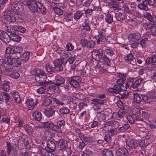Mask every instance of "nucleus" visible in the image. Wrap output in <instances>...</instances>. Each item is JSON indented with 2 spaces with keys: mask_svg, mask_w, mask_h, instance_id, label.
Listing matches in <instances>:
<instances>
[{
  "mask_svg": "<svg viewBox=\"0 0 156 156\" xmlns=\"http://www.w3.org/2000/svg\"><path fill=\"white\" fill-rule=\"evenodd\" d=\"M35 73L34 75H36L35 79L37 81L40 83V84L43 86H45L46 83L48 81H47V76L44 72L39 69H36L34 70ZM51 83V81L48 82Z\"/></svg>",
  "mask_w": 156,
  "mask_h": 156,
  "instance_id": "f257e3e1",
  "label": "nucleus"
},
{
  "mask_svg": "<svg viewBox=\"0 0 156 156\" xmlns=\"http://www.w3.org/2000/svg\"><path fill=\"white\" fill-rule=\"evenodd\" d=\"M57 125H54L51 122H47L43 123L44 127L50 128L53 130L61 133L62 132V127L65 124V122L63 120H59L57 122Z\"/></svg>",
  "mask_w": 156,
  "mask_h": 156,
  "instance_id": "f03ea898",
  "label": "nucleus"
},
{
  "mask_svg": "<svg viewBox=\"0 0 156 156\" xmlns=\"http://www.w3.org/2000/svg\"><path fill=\"white\" fill-rule=\"evenodd\" d=\"M24 5L27 6L31 11L35 12L38 11V6L41 5V3L36 2L34 0H20Z\"/></svg>",
  "mask_w": 156,
  "mask_h": 156,
  "instance_id": "7ed1b4c3",
  "label": "nucleus"
},
{
  "mask_svg": "<svg viewBox=\"0 0 156 156\" xmlns=\"http://www.w3.org/2000/svg\"><path fill=\"white\" fill-rule=\"evenodd\" d=\"M15 15L12 14L10 11L5 12L2 16V22L5 24H8L16 21Z\"/></svg>",
  "mask_w": 156,
  "mask_h": 156,
  "instance_id": "20e7f679",
  "label": "nucleus"
},
{
  "mask_svg": "<svg viewBox=\"0 0 156 156\" xmlns=\"http://www.w3.org/2000/svg\"><path fill=\"white\" fill-rule=\"evenodd\" d=\"M126 144L128 147L132 148H136L139 146L144 147L146 146L143 141L136 140L133 141L131 139H129L127 140Z\"/></svg>",
  "mask_w": 156,
  "mask_h": 156,
  "instance_id": "39448f33",
  "label": "nucleus"
},
{
  "mask_svg": "<svg viewBox=\"0 0 156 156\" xmlns=\"http://www.w3.org/2000/svg\"><path fill=\"white\" fill-rule=\"evenodd\" d=\"M19 58L16 54H12L9 56H5L2 59L1 61L3 64L10 65L12 64L16 59L18 58Z\"/></svg>",
  "mask_w": 156,
  "mask_h": 156,
  "instance_id": "423d86ee",
  "label": "nucleus"
},
{
  "mask_svg": "<svg viewBox=\"0 0 156 156\" xmlns=\"http://www.w3.org/2000/svg\"><path fill=\"white\" fill-rule=\"evenodd\" d=\"M99 33L98 37L97 38V42L99 44L101 42H105L108 40L107 36H106L105 30L104 29H101L98 31Z\"/></svg>",
  "mask_w": 156,
  "mask_h": 156,
  "instance_id": "0eeeda50",
  "label": "nucleus"
},
{
  "mask_svg": "<svg viewBox=\"0 0 156 156\" xmlns=\"http://www.w3.org/2000/svg\"><path fill=\"white\" fill-rule=\"evenodd\" d=\"M80 81V78L79 76H75L72 77L69 82L73 87L78 88L79 87V83Z\"/></svg>",
  "mask_w": 156,
  "mask_h": 156,
  "instance_id": "6e6552de",
  "label": "nucleus"
},
{
  "mask_svg": "<svg viewBox=\"0 0 156 156\" xmlns=\"http://www.w3.org/2000/svg\"><path fill=\"white\" fill-rule=\"evenodd\" d=\"M92 55L93 58H94L96 60H99L103 56V52L101 49L94 50L92 51Z\"/></svg>",
  "mask_w": 156,
  "mask_h": 156,
  "instance_id": "1a4fd4ad",
  "label": "nucleus"
},
{
  "mask_svg": "<svg viewBox=\"0 0 156 156\" xmlns=\"http://www.w3.org/2000/svg\"><path fill=\"white\" fill-rule=\"evenodd\" d=\"M54 66V68L55 70L57 71H60L62 70L63 67L62 65L64 64L62 61L61 59H56L53 62Z\"/></svg>",
  "mask_w": 156,
  "mask_h": 156,
  "instance_id": "9d476101",
  "label": "nucleus"
},
{
  "mask_svg": "<svg viewBox=\"0 0 156 156\" xmlns=\"http://www.w3.org/2000/svg\"><path fill=\"white\" fill-rule=\"evenodd\" d=\"M81 42L83 45L86 46L87 48H92L94 47L95 44L94 41L92 40L88 41L85 39L81 40Z\"/></svg>",
  "mask_w": 156,
  "mask_h": 156,
  "instance_id": "9b49d317",
  "label": "nucleus"
},
{
  "mask_svg": "<svg viewBox=\"0 0 156 156\" xmlns=\"http://www.w3.org/2000/svg\"><path fill=\"white\" fill-rule=\"evenodd\" d=\"M125 61L128 63L135 65L136 64V61L135 59L134 58L132 54L131 53L128 54L126 56L124 57Z\"/></svg>",
  "mask_w": 156,
  "mask_h": 156,
  "instance_id": "f8f14e48",
  "label": "nucleus"
},
{
  "mask_svg": "<svg viewBox=\"0 0 156 156\" xmlns=\"http://www.w3.org/2000/svg\"><path fill=\"white\" fill-rule=\"evenodd\" d=\"M0 39L7 43L10 41V37L5 32L0 30Z\"/></svg>",
  "mask_w": 156,
  "mask_h": 156,
  "instance_id": "ddd939ff",
  "label": "nucleus"
},
{
  "mask_svg": "<svg viewBox=\"0 0 156 156\" xmlns=\"http://www.w3.org/2000/svg\"><path fill=\"white\" fill-rule=\"evenodd\" d=\"M17 26H6L5 30L8 32L10 33V35L17 34Z\"/></svg>",
  "mask_w": 156,
  "mask_h": 156,
  "instance_id": "4468645a",
  "label": "nucleus"
},
{
  "mask_svg": "<svg viewBox=\"0 0 156 156\" xmlns=\"http://www.w3.org/2000/svg\"><path fill=\"white\" fill-rule=\"evenodd\" d=\"M141 37V35L140 34L136 33L129 34L128 36V38L130 41H135L139 40Z\"/></svg>",
  "mask_w": 156,
  "mask_h": 156,
  "instance_id": "2eb2a0df",
  "label": "nucleus"
},
{
  "mask_svg": "<svg viewBox=\"0 0 156 156\" xmlns=\"http://www.w3.org/2000/svg\"><path fill=\"white\" fill-rule=\"evenodd\" d=\"M57 52L58 53H60V54L62 55L61 58H59V59H61L62 61L64 64V65H65L68 60L69 59V55L66 54V52L62 50H61V51H59V50L58 49L57 50Z\"/></svg>",
  "mask_w": 156,
  "mask_h": 156,
  "instance_id": "dca6fc26",
  "label": "nucleus"
},
{
  "mask_svg": "<svg viewBox=\"0 0 156 156\" xmlns=\"http://www.w3.org/2000/svg\"><path fill=\"white\" fill-rule=\"evenodd\" d=\"M146 63L147 64H151L153 66L156 68V55H153L151 57L147 58L146 60Z\"/></svg>",
  "mask_w": 156,
  "mask_h": 156,
  "instance_id": "f3484780",
  "label": "nucleus"
},
{
  "mask_svg": "<svg viewBox=\"0 0 156 156\" xmlns=\"http://www.w3.org/2000/svg\"><path fill=\"white\" fill-rule=\"evenodd\" d=\"M116 76L118 78H119V79L116 80V83L119 85H120L126 80V74L119 73H117Z\"/></svg>",
  "mask_w": 156,
  "mask_h": 156,
  "instance_id": "a211bd4d",
  "label": "nucleus"
},
{
  "mask_svg": "<svg viewBox=\"0 0 156 156\" xmlns=\"http://www.w3.org/2000/svg\"><path fill=\"white\" fill-rule=\"evenodd\" d=\"M40 153L43 156H54V154L51 152L47 147L41 149Z\"/></svg>",
  "mask_w": 156,
  "mask_h": 156,
  "instance_id": "6ab92c4d",
  "label": "nucleus"
},
{
  "mask_svg": "<svg viewBox=\"0 0 156 156\" xmlns=\"http://www.w3.org/2000/svg\"><path fill=\"white\" fill-rule=\"evenodd\" d=\"M57 142L58 145L60 146L62 149L65 150L69 149L68 148L67 142L66 140L61 139L59 140Z\"/></svg>",
  "mask_w": 156,
  "mask_h": 156,
  "instance_id": "aec40b11",
  "label": "nucleus"
},
{
  "mask_svg": "<svg viewBox=\"0 0 156 156\" xmlns=\"http://www.w3.org/2000/svg\"><path fill=\"white\" fill-rule=\"evenodd\" d=\"M108 6L110 8L113 9L114 10H116L119 8V4L116 1L111 0L108 3Z\"/></svg>",
  "mask_w": 156,
  "mask_h": 156,
  "instance_id": "412c9836",
  "label": "nucleus"
},
{
  "mask_svg": "<svg viewBox=\"0 0 156 156\" xmlns=\"http://www.w3.org/2000/svg\"><path fill=\"white\" fill-rule=\"evenodd\" d=\"M115 17L117 20L120 21L125 19L126 16L125 13L119 12L115 13Z\"/></svg>",
  "mask_w": 156,
  "mask_h": 156,
  "instance_id": "4be33fe9",
  "label": "nucleus"
},
{
  "mask_svg": "<svg viewBox=\"0 0 156 156\" xmlns=\"http://www.w3.org/2000/svg\"><path fill=\"white\" fill-rule=\"evenodd\" d=\"M153 26V23L151 21L145 20L143 22L142 27L145 29H147L148 28H151Z\"/></svg>",
  "mask_w": 156,
  "mask_h": 156,
  "instance_id": "5701e85b",
  "label": "nucleus"
},
{
  "mask_svg": "<svg viewBox=\"0 0 156 156\" xmlns=\"http://www.w3.org/2000/svg\"><path fill=\"white\" fill-rule=\"evenodd\" d=\"M127 153L128 151L125 148H119L117 152V154L118 156H125Z\"/></svg>",
  "mask_w": 156,
  "mask_h": 156,
  "instance_id": "b1692460",
  "label": "nucleus"
},
{
  "mask_svg": "<svg viewBox=\"0 0 156 156\" xmlns=\"http://www.w3.org/2000/svg\"><path fill=\"white\" fill-rule=\"evenodd\" d=\"M32 116L35 120L40 121L42 118V114L41 112L36 111L33 113Z\"/></svg>",
  "mask_w": 156,
  "mask_h": 156,
  "instance_id": "393cba45",
  "label": "nucleus"
},
{
  "mask_svg": "<svg viewBox=\"0 0 156 156\" xmlns=\"http://www.w3.org/2000/svg\"><path fill=\"white\" fill-rule=\"evenodd\" d=\"M26 103L29 109L30 110L33 109L36 105L32 99H28L26 101Z\"/></svg>",
  "mask_w": 156,
  "mask_h": 156,
  "instance_id": "a878e982",
  "label": "nucleus"
},
{
  "mask_svg": "<svg viewBox=\"0 0 156 156\" xmlns=\"http://www.w3.org/2000/svg\"><path fill=\"white\" fill-rule=\"evenodd\" d=\"M12 96L15 101L18 103L20 102V98L19 93L17 91H13Z\"/></svg>",
  "mask_w": 156,
  "mask_h": 156,
  "instance_id": "bb28decb",
  "label": "nucleus"
},
{
  "mask_svg": "<svg viewBox=\"0 0 156 156\" xmlns=\"http://www.w3.org/2000/svg\"><path fill=\"white\" fill-rule=\"evenodd\" d=\"M26 135H23V137L20 139L19 141V143H20L21 144V143H22L23 147L26 146L29 144L27 140L26 139Z\"/></svg>",
  "mask_w": 156,
  "mask_h": 156,
  "instance_id": "cd10ccee",
  "label": "nucleus"
},
{
  "mask_svg": "<svg viewBox=\"0 0 156 156\" xmlns=\"http://www.w3.org/2000/svg\"><path fill=\"white\" fill-rule=\"evenodd\" d=\"M30 55V53L28 52H26L23 53L21 57L22 60L23 62H26L29 59Z\"/></svg>",
  "mask_w": 156,
  "mask_h": 156,
  "instance_id": "c85d7f7f",
  "label": "nucleus"
},
{
  "mask_svg": "<svg viewBox=\"0 0 156 156\" xmlns=\"http://www.w3.org/2000/svg\"><path fill=\"white\" fill-rule=\"evenodd\" d=\"M106 22L108 23H110L113 22V16L109 13L106 15L105 16Z\"/></svg>",
  "mask_w": 156,
  "mask_h": 156,
  "instance_id": "c756f323",
  "label": "nucleus"
},
{
  "mask_svg": "<svg viewBox=\"0 0 156 156\" xmlns=\"http://www.w3.org/2000/svg\"><path fill=\"white\" fill-rule=\"evenodd\" d=\"M47 147L49 150L53 151L55 148V145L53 141H50L48 142Z\"/></svg>",
  "mask_w": 156,
  "mask_h": 156,
  "instance_id": "7c9ffc66",
  "label": "nucleus"
},
{
  "mask_svg": "<svg viewBox=\"0 0 156 156\" xmlns=\"http://www.w3.org/2000/svg\"><path fill=\"white\" fill-rule=\"evenodd\" d=\"M83 13L81 11H77L75 13H74V18L76 20H78L82 16Z\"/></svg>",
  "mask_w": 156,
  "mask_h": 156,
  "instance_id": "2f4dec72",
  "label": "nucleus"
},
{
  "mask_svg": "<svg viewBox=\"0 0 156 156\" xmlns=\"http://www.w3.org/2000/svg\"><path fill=\"white\" fill-rule=\"evenodd\" d=\"M65 81L64 78L62 77H58L56 79L55 85L57 86L60 85L61 84L63 83Z\"/></svg>",
  "mask_w": 156,
  "mask_h": 156,
  "instance_id": "473e14b6",
  "label": "nucleus"
},
{
  "mask_svg": "<svg viewBox=\"0 0 156 156\" xmlns=\"http://www.w3.org/2000/svg\"><path fill=\"white\" fill-rule=\"evenodd\" d=\"M17 34H14L11 35L10 37L11 39L13 41H19L21 39V37L20 36L18 35Z\"/></svg>",
  "mask_w": 156,
  "mask_h": 156,
  "instance_id": "72a5a7b5",
  "label": "nucleus"
},
{
  "mask_svg": "<svg viewBox=\"0 0 156 156\" xmlns=\"http://www.w3.org/2000/svg\"><path fill=\"white\" fill-rule=\"evenodd\" d=\"M49 90L52 93H58L61 91L57 87H56L54 85H51L50 87L49 88Z\"/></svg>",
  "mask_w": 156,
  "mask_h": 156,
  "instance_id": "f704fd0d",
  "label": "nucleus"
},
{
  "mask_svg": "<svg viewBox=\"0 0 156 156\" xmlns=\"http://www.w3.org/2000/svg\"><path fill=\"white\" fill-rule=\"evenodd\" d=\"M54 111L52 108H48L45 110L44 113L47 117L52 116Z\"/></svg>",
  "mask_w": 156,
  "mask_h": 156,
  "instance_id": "c9c22d12",
  "label": "nucleus"
},
{
  "mask_svg": "<svg viewBox=\"0 0 156 156\" xmlns=\"http://www.w3.org/2000/svg\"><path fill=\"white\" fill-rule=\"evenodd\" d=\"M133 100L135 102L137 103H140L142 100L140 95L137 93L134 94Z\"/></svg>",
  "mask_w": 156,
  "mask_h": 156,
  "instance_id": "e433bc0d",
  "label": "nucleus"
},
{
  "mask_svg": "<svg viewBox=\"0 0 156 156\" xmlns=\"http://www.w3.org/2000/svg\"><path fill=\"white\" fill-rule=\"evenodd\" d=\"M103 156H113V154L112 152L108 149H105L103 151Z\"/></svg>",
  "mask_w": 156,
  "mask_h": 156,
  "instance_id": "4c0bfd02",
  "label": "nucleus"
},
{
  "mask_svg": "<svg viewBox=\"0 0 156 156\" xmlns=\"http://www.w3.org/2000/svg\"><path fill=\"white\" fill-rule=\"evenodd\" d=\"M52 99L53 101L55 102L56 104L61 105H66L67 103L64 100L62 101L56 98H53Z\"/></svg>",
  "mask_w": 156,
  "mask_h": 156,
  "instance_id": "58836bf2",
  "label": "nucleus"
},
{
  "mask_svg": "<svg viewBox=\"0 0 156 156\" xmlns=\"http://www.w3.org/2000/svg\"><path fill=\"white\" fill-rule=\"evenodd\" d=\"M147 4V2H144L142 4H138V7L140 9L148 10V9L146 5Z\"/></svg>",
  "mask_w": 156,
  "mask_h": 156,
  "instance_id": "ea45409f",
  "label": "nucleus"
},
{
  "mask_svg": "<svg viewBox=\"0 0 156 156\" xmlns=\"http://www.w3.org/2000/svg\"><path fill=\"white\" fill-rule=\"evenodd\" d=\"M108 125L112 126L114 127H118L119 124L118 122L115 121H110L107 122Z\"/></svg>",
  "mask_w": 156,
  "mask_h": 156,
  "instance_id": "a19ab883",
  "label": "nucleus"
},
{
  "mask_svg": "<svg viewBox=\"0 0 156 156\" xmlns=\"http://www.w3.org/2000/svg\"><path fill=\"white\" fill-rule=\"evenodd\" d=\"M125 112L123 110H119L117 113H115V115L116 118H120L123 117L125 115Z\"/></svg>",
  "mask_w": 156,
  "mask_h": 156,
  "instance_id": "79ce46f5",
  "label": "nucleus"
},
{
  "mask_svg": "<svg viewBox=\"0 0 156 156\" xmlns=\"http://www.w3.org/2000/svg\"><path fill=\"white\" fill-rule=\"evenodd\" d=\"M24 128L26 131L30 134H31L33 132V129L30 126L27 125H25L24 126Z\"/></svg>",
  "mask_w": 156,
  "mask_h": 156,
  "instance_id": "37998d69",
  "label": "nucleus"
},
{
  "mask_svg": "<svg viewBox=\"0 0 156 156\" xmlns=\"http://www.w3.org/2000/svg\"><path fill=\"white\" fill-rule=\"evenodd\" d=\"M142 81L143 79H139L137 80L133 83V88H136L138 87L141 84Z\"/></svg>",
  "mask_w": 156,
  "mask_h": 156,
  "instance_id": "c03bdc74",
  "label": "nucleus"
},
{
  "mask_svg": "<svg viewBox=\"0 0 156 156\" xmlns=\"http://www.w3.org/2000/svg\"><path fill=\"white\" fill-rule=\"evenodd\" d=\"M59 112L61 114H66L69 113L70 111L67 108L65 107H62L59 110Z\"/></svg>",
  "mask_w": 156,
  "mask_h": 156,
  "instance_id": "a18cd8bd",
  "label": "nucleus"
},
{
  "mask_svg": "<svg viewBox=\"0 0 156 156\" xmlns=\"http://www.w3.org/2000/svg\"><path fill=\"white\" fill-rule=\"evenodd\" d=\"M53 9L55 12L58 15H61L63 14V12L61 9L55 7L53 8Z\"/></svg>",
  "mask_w": 156,
  "mask_h": 156,
  "instance_id": "49530a36",
  "label": "nucleus"
},
{
  "mask_svg": "<svg viewBox=\"0 0 156 156\" xmlns=\"http://www.w3.org/2000/svg\"><path fill=\"white\" fill-rule=\"evenodd\" d=\"M107 38L108 41L112 44L114 43L116 40L115 37H114L113 34H110L109 36H107Z\"/></svg>",
  "mask_w": 156,
  "mask_h": 156,
  "instance_id": "de8ad7c7",
  "label": "nucleus"
},
{
  "mask_svg": "<svg viewBox=\"0 0 156 156\" xmlns=\"http://www.w3.org/2000/svg\"><path fill=\"white\" fill-rule=\"evenodd\" d=\"M97 117L100 121L104 120L105 119V115L104 113L99 112L97 114Z\"/></svg>",
  "mask_w": 156,
  "mask_h": 156,
  "instance_id": "09e8293b",
  "label": "nucleus"
},
{
  "mask_svg": "<svg viewBox=\"0 0 156 156\" xmlns=\"http://www.w3.org/2000/svg\"><path fill=\"white\" fill-rule=\"evenodd\" d=\"M13 51L16 53H20L22 51L23 48L21 47L16 46L14 47Z\"/></svg>",
  "mask_w": 156,
  "mask_h": 156,
  "instance_id": "8fccbe9b",
  "label": "nucleus"
},
{
  "mask_svg": "<svg viewBox=\"0 0 156 156\" xmlns=\"http://www.w3.org/2000/svg\"><path fill=\"white\" fill-rule=\"evenodd\" d=\"M38 9L42 14H45L46 12L44 6L41 3V5L38 6Z\"/></svg>",
  "mask_w": 156,
  "mask_h": 156,
  "instance_id": "3c124183",
  "label": "nucleus"
},
{
  "mask_svg": "<svg viewBox=\"0 0 156 156\" xmlns=\"http://www.w3.org/2000/svg\"><path fill=\"white\" fill-rule=\"evenodd\" d=\"M45 68L46 71L48 73L52 72L54 70L53 68L48 63H47L46 65Z\"/></svg>",
  "mask_w": 156,
  "mask_h": 156,
  "instance_id": "603ef678",
  "label": "nucleus"
},
{
  "mask_svg": "<svg viewBox=\"0 0 156 156\" xmlns=\"http://www.w3.org/2000/svg\"><path fill=\"white\" fill-rule=\"evenodd\" d=\"M105 53L110 56H111L113 55L114 53L112 49L108 48L105 50Z\"/></svg>",
  "mask_w": 156,
  "mask_h": 156,
  "instance_id": "864d4df0",
  "label": "nucleus"
},
{
  "mask_svg": "<svg viewBox=\"0 0 156 156\" xmlns=\"http://www.w3.org/2000/svg\"><path fill=\"white\" fill-rule=\"evenodd\" d=\"M2 88L4 90L8 91L10 89V86L8 83H4L2 84Z\"/></svg>",
  "mask_w": 156,
  "mask_h": 156,
  "instance_id": "5fc2aeb1",
  "label": "nucleus"
},
{
  "mask_svg": "<svg viewBox=\"0 0 156 156\" xmlns=\"http://www.w3.org/2000/svg\"><path fill=\"white\" fill-rule=\"evenodd\" d=\"M20 76L19 73L17 72L12 73L9 75L10 77L15 79H18Z\"/></svg>",
  "mask_w": 156,
  "mask_h": 156,
  "instance_id": "6e6d98bb",
  "label": "nucleus"
},
{
  "mask_svg": "<svg viewBox=\"0 0 156 156\" xmlns=\"http://www.w3.org/2000/svg\"><path fill=\"white\" fill-rule=\"evenodd\" d=\"M121 91H125L127 87H129L126 83H123L122 85H120Z\"/></svg>",
  "mask_w": 156,
  "mask_h": 156,
  "instance_id": "4d7b16f0",
  "label": "nucleus"
},
{
  "mask_svg": "<svg viewBox=\"0 0 156 156\" xmlns=\"http://www.w3.org/2000/svg\"><path fill=\"white\" fill-rule=\"evenodd\" d=\"M4 96L5 101L6 103H7L9 100L10 97L9 95L6 93L3 92L2 94Z\"/></svg>",
  "mask_w": 156,
  "mask_h": 156,
  "instance_id": "13d9d810",
  "label": "nucleus"
},
{
  "mask_svg": "<svg viewBox=\"0 0 156 156\" xmlns=\"http://www.w3.org/2000/svg\"><path fill=\"white\" fill-rule=\"evenodd\" d=\"M126 118L129 122L130 124H133L134 122V118L131 115H129L126 117Z\"/></svg>",
  "mask_w": 156,
  "mask_h": 156,
  "instance_id": "bf43d9fd",
  "label": "nucleus"
},
{
  "mask_svg": "<svg viewBox=\"0 0 156 156\" xmlns=\"http://www.w3.org/2000/svg\"><path fill=\"white\" fill-rule=\"evenodd\" d=\"M113 88L115 91V93H117L121 91L120 85H114Z\"/></svg>",
  "mask_w": 156,
  "mask_h": 156,
  "instance_id": "052dcab7",
  "label": "nucleus"
},
{
  "mask_svg": "<svg viewBox=\"0 0 156 156\" xmlns=\"http://www.w3.org/2000/svg\"><path fill=\"white\" fill-rule=\"evenodd\" d=\"M26 29L24 27L22 26H17V34L18 32H20L21 33H24L26 31Z\"/></svg>",
  "mask_w": 156,
  "mask_h": 156,
  "instance_id": "680f3d73",
  "label": "nucleus"
},
{
  "mask_svg": "<svg viewBox=\"0 0 156 156\" xmlns=\"http://www.w3.org/2000/svg\"><path fill=\"white\" fill-rule=\"evenodd\" d=\"M103 60L105 62V64L107 66H109L111 64V61L108 58L105 56L103 57Z\"/></svg>",
  "mask_w": 156,
  "mask_h": 156,
  "instance_id": "e2e57ef3",
  "label": "nucleus"
},
{
  "mask_svg": "<svg viewBox=\"0 0 156 156\" xmlns=\"http://www.w3.org/2000/svg\"><path fill=\"white\" fill-rule=\"evenodd\" d=\"M144 16L148 20V21H151L152 20V16L149 13L145 12L144 14Z\"/></svg>",
  "mask_w": 156,
  "mask_h": 156,
  "instance_id": "0e129e2a",
  "label": "nucleus"
},
{
  "mask_svg": "<svg viewBox=\"0 0 156 156\" xmlns=\"http://www.w3.org/2000/svg\"><path fill=\"white\" fill-rule=\"evenodd\" d=\"M66 48L67 50L70 51L73 49L74 47L71 43H68L66 44Z\"/></svg>",
  "mask_w": 156,
  "mask_h": 156,
  "instance_id": "69168bd1",
  "label": "nucleus"
},
{
  "mask_svg": "<svg viewBox=\"0 0 156 156\" xmlns=\"http://www.w3.org/2000/svg\"><path fill=\"white\" fill-rule=\"evenodd\" d=\"M51 102V100L48 98L46 99L43 103L44 105L47 106L49 105Z\"/></svg>",
  "mask_w": 156,
  "mask_h": 156,
  "instance_id": "338daca9",
  "label": "nucleus"
},
{
  "mask_svg": "<svg viewBox=\"0 0 156 156\" xmlns=\"http://www.w3.org/2000/svg\"><path fill=\"white\" fill-rule=\"evenodd\" d=\"M148 93L151 98H156V91L154 90L151 91Z\"/></svg>",
  "mask_w": 156,
  "mask_h": 156,
  "instance_id": "774afa93",
  "label": "nucleus"
}]
</instances>
